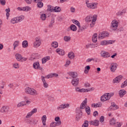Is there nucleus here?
<instances>
[{
  "label": "nucleus",
  "instance_id": "f257e3e1",
  "mask_svg": "<svg viewBox=\"0 0 127 127\" xmlns=\"http://www.w3.org/2000/svg\"><path fill=\"white\" fill-rule=\"evenodd\" d=\"M97 20V15H94L92 16V15H89L85 18L86 22H91L90 24V27H94V25L96 24V21Z\"/></svg>",
  "mask_w": 127,
  "mask_h": 127
},
{
  "label": "nucleus",
  "instance_id": "f03ea898",
  "mask_svg": "<svg viewBox=\"0 0 127 127\" xmlns=\"http://www.w3.org/2000/svg\"><path fill=\"white\" fill-rule=\"evenodd\" d=\"M25 91L27 94H29V95H31L32 96H37L38 95L37 91L33 88L27 87L25 89Z\"/></svg>",
  "mask_w": 127,
  "mask_h": 127
},
{
  "label": "nucleus",
  "instance_id": "7ed1b4c3",
  "mask_svg": "<svg viewBox=\"0 0 127 127\" xmlns=\"http://www.w3.org/2000/svg\"><path fill=\"white\" fill-rule=\"evenodd\" d=\"M35 41L34 43V47L37 48L39 47L41 44V40H40V38L37 37L35 39Z\"/></svg>",
  "mask_w": 127,
  "mask_h": 127
},
{
  "label": "nucleus",
  "instance_id": "20e7f679",
  "mask_svg": "<svg viewBox=\"0 0 127 127\" xmlns=\"http://www.w3.org/2000/svg\"><path fill=\"white\" fill-rule=\"evenodd\" d=\"M0 112L2 114H7L9 112V107L8 106H3L1 109Z\"/></svg>",
  "mask_w": 127,
  "mask_h": 127
},
{
  "label": "nucleus",
  "instance_id": "39448f33",
  "mask_svg": "<svg viewBox=\"0 0 127 127\" xmlns=\"http://www.w3.org/2000/svg\"><path fill=\"white\" fill-rule=\"evenodd\" d=\"M87 6L89 8H91L92 9H95V8H97V7L98 6V3H89V4H87Z\"/></svg>",
  "mask_w": 127,
  "mask_h": 127
},
{
  "label": "nucleus",
  "instance_id": "423d86ee",
  "mask_svg": "<svg viewBox=\"0 0 127 127\" xmlns=\"http://www.w3.org/2000/svg\"><path fill=\"white\" fill-rule=\"evenodd\" d=\"M109 36V33L107 32H102L101 33H100L98 36V38L101 39H103L105 37H108Z\"/></svg>",
  "mask_w": 127,
  "mask_h": 127
},
{
  "label": "nucleus",
  "instance_id": "0eeeda50",
  "mask_svg": "<svg viewBox=\"0 0 127 127\" xmlns=\"http://www.w3.org/2000/svg\"><path fill=\"white\" fill-rule=\"evenodd\" d=\"M89 125L94 126V127H99L100 121L98 120H95L94 121H91L89 122Z\"/></svg>",
  "mask_w": 127,
  "mask_h": 127
},
{
  "label": "nucleus",
  "instance_id": "6e6552de",
  "mask_svg": "<svg viewBox=\"0 0 127 127\" xmlns=\"http://www.w3.org/2000/svg\"><path fill=\"white\" fill-rule=\"evenodd\" d=\"M122 80H123V76L119 75L113 79V83L114 84H116V83H118L119 82H121V81H122Z\"/></svg>",
  "mask_w": 127,
  "mask_h": 127
},
{
  "label": "nucleus",
  "instance_id": "1a4fd4ad",
  "mask_svg": "<svg viewBox=\"0 0 127 127\" xmlns=\"http://www.w3.org/2000/svg\"><path fill=\"white\" fill-rule=\"evenodd\" d=\"M33 68L34 69H36L37 70L39 69L41 71H42L43 69L42 67H40V64H39V62H36L34 63L33 64Z\"/></svg>",
  "mask_w": 127,
  "mask_h": 127
},
{
  "label": "nucleus",
  "instance_id": "9d476101",
  "mask_svg": "<svg viewBox=\"0 0 127 127\" xmlns=\"http://www.w3.org/2000/svg\"><path fill=\"white\" fill-rule=\"evenodd\" d=\"M113 30H116L118 28V22L117 20L113 21L112 22V25L111 26Z\"/></svg>",
  "mask_w": 127,
  "mask_h": 127
},
{
  "label": "nucleus",
  "instance_id": "9b49d317",
  "mask_svg": "<svg viewBox=\"0 0 127 127\" xmlns=\"http://www.w3.org/2000/svg\"><path fill=\"white\" fill-rule=\"evenodd\" d=\"M101 55L103 58H109L111 56L110 53L104 51L101 52Z\"/></svg>",
  "mask_w": 127,
  "mask_h": 127
},
{
  "label": "nucleus",
  "instance_id": "f8f14e48",
  "mask_svg": "<svg viewBox=\"0 0 127 127\" xmlns=\"http://www.w3.org/2000/svg\"><path fill=\"white\" fill-rule=\"evenodd\" d=\"M71 84L74 87H77L78 86V84H79V78H73L71 81Z\"/></svg>",
  "mask_w": 127,
  "mask_h": 127
},
{
  "label": "nucleus",
  "instance_id": "ddd939ff",
  "mask_svg": "<svg viewBox=\"0 0 127 127\" xmlns=\"http://www.w3.org/2000/svg\"><path fill=\"white\" fill-rule=\"evenodd\" d=\"M68 74L72 77L73 79H76L78 77V74L76 72L70 71L68 73Z\"/></svg>",
  "mask_w": 127,
  "mask_h": 127
},
{
  "label": "nucleus",
  "instance_id": "4468645a",
  "mask_svg": "<svg viewBox=\"0 0 127 127\" xmlns=\"http://www.w3.org/2000/svg\"><path fill=\"white\" fill-rule=\"evenodd\" d=\"M110 110L112 111H115L116 110H118L119 109V106L115 103V102L111 103V106L110 107Z\"/></svg>",
  "mask_w": 127,
  "mask_h": 127
},
{
  "label": "nucleus",
  "instance_id": "2eb2a0df",
  "mask_svg": "<svg viewBox=\"0 0 127 127\" xmlns=\"http://www.w3.org/2000/svg\"><path fill=\"white\" fill-rule=\"evenodd\" d=\"M118 67V64L117 63H112L111 64V71L115 72Z\"/></svg>",
  "mask_w": 127,
  "mask_h": 127
},
{
  "label": "nucleus",
  "instance_id": "dca6fc26",
  "mask_svg": "<svg viewBox=\"0 0 127 127\" xmlns=\"http://www.w3.org/2000/svg\"><path fill=\"white\" fill-rule=\"evenodd\" d=\"M87 98H85L83 102L81 104L80 107L81 110H84V109L86 108V106H87Z\"/></svg>",
  "mask_w": 127,
  "mask_h": 127
},
{
  "label": "nucleus",
  "instance_id": "f3484780",
  "mask_svg": "<svg viewBox=\"0 0 127 127\" xmlns=\"http://www.w3.org/2000/svg\"><path fill=\"white\" fill-rule=\"evenodd\" d=\"M127 94V91L124 89H121L119 91V95L120 98H123Z\"/></svg>",
  "mask_w": 127,
  "mask_h": 127
},
{
  "label": "nucleus",
  "instance_id": "a211bd4d",
  "mask_svg": "<svg viewBox=\"0 0 127 127\" xmlns=\"http://www.w3.org/2000/svg\"><path fill=\"white\" fill-rule=\"evenodd\" d=\"M101 102H106V101H109V98H108V95L107 93L101 96L100 99Z\"/></svg>",
  "mask_w": 127,
  "mask_h": 127
},
{
  "label": "nucleus",
  "instance_id": "6ab92c4d",
  "mask_svg": "<svg viewBox=\"0 0 127 127\" xmlns=\"http://www.w3.org/2000/svg\"><path fill=\"white\" fill-rule=\"evenodd\" d=\"M72 30V31H76L77 30V26L74 24H71L69 28H68L67 29V31H69V30Z\"/></svg>",
  "mask_w": 127,
  "mask_h": 127
},
{
  "label": "nucleus",
  "instance_id": "aec40b11",
  "mask_svg": "<svg viewBox=\"0 0 127 127\" xmlns=\"http://www.w3.org/2000/svg\"><path fill=\"white\" fill-rule=\"evenodd\" d=\"M61 125V122H53L50 125V127H56L57 126H59Z\"/></svg>",
  "mask_w": 127,
  "mask_h": 127
},
{
  "label": "nucleus",
  "instance_id": "412c9836",
  "mask_svg": "<svg viewBox=\"0 0 127 127\" xmlns=\"http://www.w3.org/2000/svg\"><path fill=\"white\" fill-rule=\"evenodd\" d=\"M56 51L57 53L59 54V55L63 56L65 54V52H64V50L61 49H57Z\"/></svg>",
  "mask_w": 127,
  "mask_h": 127
},
{
  "label": "nucleus",
  "instance_id": "4be33fe9",
  "mask_svg": "<svg viewBox=\"0 0 127 127\" xmlns=\"http://www.w3.org/2000/svg\"><path fill=\"white\" fill-rule=\"evenodd\" d=\"M49 60H50V57L49 56H47L43 58L42 59V64H45V63L47 62V61H48Z\"/></svg>",
  "mask_w": 127,
  "mask_h": 127
},
{
  "label": "nucleus",
  "instance_id": "5701e85b",
  "mask_svg": "<svg viewBox=\"0 0 127 127\" xmlns=\"http://www.w3.org/2000/svg\"><path fill=\"white\" fill-rule=\"evenodd\" d=\"M92 40L94 43H96V42H97V41L98 40V34L97 33L93 34Z\"/></svg>",
  "mask_w": 127,
  "mask_h": 127
},
{
  "label": "nucleus",
  "instance_id": "b1692460",
  "mask_svg": "<svg viewBox=\"0 0 127 127\" xmlns=\"http://www.w3.org/2000/svg\"><path fill=\"white\" fill-rule=\"evenodd\" d=\"M68 57L70 59H74L75 58V54L73 52H70L68 54Z\"/></svg>",
  "mask_w": 127,
  "mask_h": 127
},
{
  "label": "nucleus",
  "instance_id": "393cba45",
  "mask_svg": "<svg viewBox=\"0 0 127 127\" xmlns=\"http://www.w3.org/2000/svg\"><path fill=\"white\" fill-rule=\"evenodd\" d=\"M22 45L23 48H26L27 47H28V42L26 40L23 41L22 42Z\"/></svg>",
  "mask_w": 127,
  "mask_h": 127
},
{
  "label": "nucleus",
  "instance_id": "a878e982",
  "mask_svg": "<svg viewBox=\"0 0 127 127\" xmlns=\"http://www.w3.org/2000/svg\"><path fill=\"white\" fill-rule=\"evenodd\" d=\"M15 58L17 61H20V60H22V56L19 54H16L15 55Z\"/></svg>",
  "mask_w": 127,
  "mask_h": 127
},
{
  "label": "nucleus",
  "instance_id": "bb28decb",
  "mask_svg": "<svg viewBox=\"0 0 127 127\" xmlns=\"http://www.w3.org/2000/svg\"><path fill=\"white\" fill-rule=\"evenodd\" d=\"M18 22H21L23 19H24V16L23 15H20L18 17H16Z\"/></svg>",
  "mask_w": 127,
  "mask_h": 127
},
{
  "label": "nucleus",
  "instance_id": "cd10ccee",
  "mask_svg": "<svg viewBox=\"0 0 127 127\" xmlns=\"http://www.w3.org/2000/svg\"><path fill=\"white\" fill-rule=\"evenodd\" d=\"M46 119H47L46 115H44L42 117V121L43 126H46Z\"/></svg>",
  "mask_w": 127,
  "mask_h": 127
},
{
  "label": "nucleus",
  "instance_id": "c85d7f7f",
  "mask_svg": "<svg viewBox=\"0 0 127 127\" xmlns=\"http://www.w3.org/2000/svg\"><path fill=\"white\" fill-rule=\"evenodd\" d=\"M90 69H91L90 65L86 66L84 68V73L85 74H88V73H89V71H90Z\"/></svg>",
  "mask_w": 127,
  "mask_h": 127
},
{
  "label": "nucleus",
  "instance_id": "c756f323",
  "mask_svg": "<svg viewBox=\"0 0 127 127\" xmlns=\"http://www.w3.org/2000/svg\"><path fill=\"white\" fill-rule=\"evenodd\" d=\"M61 10V8L60 6H56L54 9V12H60Z\"/></svg>",
  "mask_w": 127,
  "mask_h": 127
},
{
  "label": "nucleus",
  "instance_id": "7c9ffc66",
  "mask_svg": "<svg viewBox=\"0 0 127 127\" xmlns=\"http://www.w3.org/2000/svg\"><path fill=\"white\" fill-rule=\"evenodd\" d=\"M13 50H15V48L19 45V41H15L13 43Z\"/></svg>",
  "mask_w": 127,
  "mask_h": 127
},
{
  "label": "nucleus",
  "instance_id": "2f4dec72",
  "mask_svg": "<svg viewBox=\"0 0 127 127\" xmlns=\"http://www.w3.org/2000/svg\"><path fill=\"white\" fill-rule=\"evenodd\" d=\"M48 10L50 12H53L54 11V7L51 6V5H48Z\"/></svg>",
  "mask_w": 127,
  "mask_h": 127
},
{
  "label": "nucleus",
  "instance_id": "473e14b6",
  "mask_svg": "<svg viewBox=\"0 0 127 127\" xmlns=\"http://www.w3.org/2000/svg\"><path fill=\"white\" fill-rule=\"evenodd\" d=\"M78 28L79 29L78 31V32H81V31H83V30H85V29H86V27L85 26H83L82 27H81V26L79 25L78 26Z\"/></svg>",
  "mask_w": 127,
  "mask_h": 127
},
{
  "label": "nucleus",
  "instance_id": "72a5a7b5",
  "mask_svg": "<svg viewBox=\"0 0 127 127\" xmlns=\"http://www.w3.org/2000/svg\"><path fill=\"white\" fill-rule=\"evenodd\" d=\"M85 112L87 113V115H91V108L89 106H87L85 108Z\"/></svg>",
  "mask_w": 127,
  "mask_h": 127
},
{
  "label": "nucleus",
  "instance_id": "f704fd0d",
  "mask_svg": "<svg viewBox=\"0 0 127 127\" xmlns=\"http://www.w3.org/2000/svg\"><path fill=\"white\" fill-rule=\"evenodd\" d=\"M11 23H12L13 24H14V23H17L18 22L17 21V19L16 17L13 18L11 21Z\"/></svg>",
  "mask_w": 127,
  "mask_h": 127
},
{
  "label": "nucleus",
  "instance_id": "c9c22d12",
  "mask_svg": "<svg viewBox=\"0 0 127 127\" xmlns=\"http://www.w3.org/2000/svg\"><path fill=\"white\" fill-rule=\"evenodd\" d=\"M81 118H82V114L77 113L76 116V120L77 121H79Z\"/></svg>",
  "mask_w": 127,
  "mask_h": 127
},
{
  "label": "nucleus",
  "instance_id": "e433bc0d",
  "mask_svg": "<svg viewBox=\"0 0 127 127\" xmlns=\"http://www.w3.org/2000/svg\"><path fill=\"white\" fill-rule=\"evenodd\" d=\"M52 46L54 47V48H57V47H58V43H57V42H53L52 43Z\"/></svg>",
  "mask_w": 127,
  "mask_h": 127
},
{
  "label": "nucleus",
  "instance_id": "4c0bfd02",
  "mask_svg": "<svg viewBox=\"0 0 127 127\" xmlns=\"http://www.w3.org/2000/svg\"><path fill=\"white\" fill-rule=\"evenodd\" d=\"M117 123V121H116V119L115 118H112L110 121V125H115Z\"/></svg>",
  "mask_w": 127,
  "mask_h": 127
},
{
  "label": "nucleus",
  "instance_id": "58836bf2",
  "mask_svg": "<svg viewBox=\"0 0 127 127\" xmlns=\"http://www.w3.org/2000/svg\"><path fill=\"white\" fill-rule=\"evenodd\" d=\"M89 127V121L86 120L84 121L82 127Z\"/></svg>",
  "mask_w": 127,
  "mask_h": 127
},
{
  "label": "nucleus",
  "instance_id": "ea45409f",
  "mask_svg": "<svg viewBox=\"0 0 127 127\" xmlns=\"http://www.w3.org/2000/svg\"><path fill=\"white\" fill-rule=\"evenodd\" d=\"M64 41L68 42L69 40H71V37L70 36H64Z\"/></svg>",
  "mask_w": 127,
  "mask_h": 127
},
{
  "label": "nucleus",
  "instance_id": "a19ab883",
  "mask_svg": "<svg viewBox=\"0 0 127 127\" xmlns=\"http://www.w3.org/2000/svg\"><path fill=\"white\" fill-rule=\"evenodd\" d=\"M23 11H29L31 9V8L29 6H26L23 8Z\"/></svg>",
  "mask_w": 127,
  "mask_h": 127
},
{
  "label": "nucleus",
  "instance_id": "79ce46f5",
  "mask_svg": "<svg viewBox=\"0 0 127 127\" xmlns=\"http://www.w3.org/2000/svg\"><path fill=\"white\" fill-rule=\"evenodd\" d=\"M72 21L73 23H74V24H75L76 25H77L78 27H79L80 25V22L78 20L73 19L72 20Z\"/></svg>",
  "mask_w": 127,
  "mask_h": 127
},
{
  "label": "nucleus",
  "instance_id": "37998d69",
  "mask_svg": "<svg viewBox=\"0 0 127 127\" xmlns=\"http://www.w3.org/2000/svg\"><path fill=\"white\" fill-rule=\"evenodd\" d=\"M37 6L38 7H39V8H41V7H43V3L41 1L38 2L37 3Z\"/></svg>",
  "mask_w": 127,
  "mask_h": 127
},
{
  "label": "nucleus",
  "instance_id": "c03bdc74",
  "mask_svg": "<svg viewBox=\"0 0 127 127\" xmlns=\"http://www.w3.org/2000/svg\"><path fill=\"white\" fill-rule=\"evenodd\" d=\"M34 59H36V57H35V54H33L31 56V57L29 59V60H34Z\"/></svg>",
  "mask_w": 127,
  "mask_h": 127
},
{
  "label": "nucleus",
  "instance_id": "a18cd8bd",
  "mask_svg": "<svg viewBox=\"0 0 127 127\" xmlns=\"http://www.w3.org/2000/svg\"><path fill=\"white\" fill-rule=\"evenodd\" d=\"M46 14H42L41 15V19L42 20H45V19H46Z\"/></svg>",
  "mask_w": 127,
  "mask_h": 127
},
{
  "label": "nucleus",
  "instance_id": "49530a36",
  "mask_svg": "<svg viewBox=\"0 0 127 127\" xmlns=\"http://www.w3.org/2000/svg\"><path fill=\"white\" fill-rule=\"evenodd\" d=\"M63 108H64V109H66V108H69V107H70V104H63Z\"/></svg>",
  "mask_w": 127,
  "mask_h": 127
},
{
  "label": "nucleus",
  "instance_id": "de8ad7c7",
  "mask_svg": "<svg viewBox=\"0 0 127 127\" xmlns=\"http://www.w3.org/2000/svg\"><path fill=\"white\" fill-rule=\"evenodd\" d=\"M107 95V98H108V100H110L111 99V97H113L114 96V93H106Z\"/></svg>",
  "mask_w": 127,
  "mask_h": 127
},
{
  "label": "nucleus",
  "instance_id": "09e8293b",
  "mask_svg": "<svg viewBox=\"0 0 127 127\" xmlns=\"http://www.w3.org/2000/svg\"><path fill=\"white\" fill-rule=\"evenodd\" d=\"M13 66L14 68H15L16 69H18V68H19V65L18 64V63H15L13 64Z\"/></svg>",
  "mask_w": 127,
  "mask_h": 127
},
{
  "label": "nucleus",
  "instance_id": "8fccbe9b",
  "mask_svg": "<svg viewBox=\"0 0 127 127\" xmlns=\"http://www.w3.org/2000/svg\"><path fill=\"white\" fill-rule=\"evenodd\" d=\"M37 112V109L34 108L32 110V111L30 112L32 115H33V114H35V113Z\"/></svg>",
  "mask_w": 127,
  "mask_h": 127
},
{
  "label": "nucleus",
  "instance_id": "3c124183",
  "mask_svg": "<svg viewBox=\"0 0 127 127\" xmlns=\"http://www.w3.org/2000/svg\"><path fill=\"white\" fill-rule=\"evenodd\" d=\"M43 86L44 88H48L49 84H48V83H47V82L46 81L45 82H43Z\"/></svg>",
  "mask_w": 127,
  "mask_h": 127
},
{
  "label": "nucleus",
  "instance_id": "603ef678",
  "mask_svg": "<svg viewBox=\"0 0 127 127\" xmlns=\"http://www.w3.org/2000/svg\"><path fill=\"white\" fill-rule=\"evenodd\" d=\"M63 106V105H62H62H60V106L58 107V110L61 111V110H64Z\"/></svg>",
  "mask_w": 127,
  "mask_h": 127
},
{
  "label": "nucleus",
  "instance_id": "864d4df0",
  "mask_svg": "<svg viewBox=\"0 0 127 127\" xmlns=\"http://www.w3.org/2000/svg\"><path fill=\"white\" fill-rule=\"evenodd\" d=\"M84 87H85V88H89V87H91V84L88 82H86L84 84Z\"/></svg>",
  "mask_w": 127,
  "mask_h": 127
},
{
  "label": "nucleus",
  "instance_id": "5fc2aeb1",
  "mask_svg": "<svg viewBox=\"0 0 127 127\" xmlns=\"http://www.w3.org/2000/svg\"><path fill=\"white\" fill-rule=\"evenodd\" d=\"M55 122H57V123H59V122H61V121H60V117H56L55 118Z\"/></svg>",
  "mask_w": 127,
  "mask_h": 127
},
{
  "label": "nucleus",
  "instance_id": "6e6d98bb",
  "mask_svg": "<svg viewBox=\"0 0 127 127\" xmlns=\"http://www.w3.org/2000/svg\"><path fill=\"white\" fill-rule=\"evenodd\" d=\"M100 123H103L105 121V117L104 116H101L99 120Z\"/></svg>",
  "mask_w": 127,
  "mask_h": 127
},
{
  "label": "nucleus",
  "instance_id": "4d7b16f0",
  "mask_svg": "<svg viewBox=\"0 0 127 127\" xmlns=\"http://www.w3.org/2000/svg\"><path fill=\"white\" fill-rule=\"evenodd\" d=\"M70 64H71V62L70 61H67L66 62V64H64V66L65 67H67V66H69V65H70Z\"/></svg>",
  "mask_w": 127,
  "mask_h": 127
},
{
  "label": "nucleus",
  "instance_id": "13d9d810",
  "mask_svg": "<svg viewBox=\"0 0 127 127\" xmlns=\"http://www.w3.org/2000/svg\"><path fill=\"white\" fill-rule=\"evenodd\" d=\"M0 2L2 5H5V0H0Z\"/></svg>",
  "mask_w": 127,
  "mask_h": 127
},
{
  "label": "nucleus",
  "instance_id": "bf43d9fd",
  "mask_svg": "<svg viewBox=\"0 0 127 127\" xmlns=\"http://www.w3.org/2000/svg\"><path fill=\"white\" fill-rule=\"evenodd\" d=\"M96 108H101L102 107V103L99 102L98 103H96Z\"/></svg>",
  "mask_w": 127,
  "mask_h": 127
},
{
  "label": "nucleus",
  "instance_id": "052dcab7",
  "mask_svg": "<svg viewBox=\"0 0 127 127\" xmlns=\"http://www.w3.org/2000/svg\"><path fill=\"white\" fill-rule=\"evenodd\" d=\"M17 106L18 107V108H20V107H23L24 106V105L23 104L22 102H21L18 104Z\"/></svg>",
  "mask_w": 127,
  "mask_h": 127
},
{
  "label": "nucleus",
  "instance_id": "680f3d73",
  "mask_svg": "<svg viewBox=\"0 0 127 127\" xmlns=\"http://www.w3.org/2000/svg\"><path fill=\"white\" fill-rule=\"evenodd\" d=\"M114 43V41L109 40L107 41V45H109V44H113Z\"/></svg>",
  "mask_w": 127,
  "mask_h": 127
},
{
  "label": "nucleus",
  "instance_id": "e2e57ef3",
  "mask_svg": "<svg viewBox=\"0 0 127 127\" xmlns=\"http://www.w3.org/2000/svg\"><path fill=\"white\" fill-rule=\"evenodd\" d=\"M46 78L49 79L50 78H53L52 73L49 74L45 77Z\"/></svg>",
  "mask_w": 127,
  "mask_h": 127
},
{
  "label": "nucleus",
  "instance_id": "0e129e2a",
  "mask_svg": "<svg viewBox=\"0 0 127 127\" xmlns=\"http://www.w3.org/2000/svg\"><path fill=\"white\" fill-rule=\"evenodd\" d=\"M94 89H95V88H94L93 87L90 88V89H85V92H90V91H91V90L92 91H94Z\"/></svg>",
  "mask_w": 127,
  "mask_h": 127
},
{
  "label": "nucleus",
  "instance_id": "69168bd1",
  "mask_svg": "<svg viewBox=\"0 0 127 127\" xmlns=\"http://www.w3.org/2000/svg\"><path fill=\"white\" fill-rule=\"evenodd\" d=\"M101 45H107V41H103L101 42Z\"/></svg>",
  "mask_w": 127,
  "mask_h": 127
},
{
  "label": "nucleus",
  "instance_id": "338daca9",
  "mask_svg": "<svg viewBox=\"0 0 127 127\" xmlns=\"http://www.w3.org/2000/svg\"><path fill=\"white\" fill-rule=\"evenodd\" d=\"M76 10V9L74 8L73 7H70V11L71 12H75V11Z\"/></svg>",
  "mask_w": 127,
  "mask_h": 127
},
{
  "label": "nucleus",
  "instance_id": "774afa93",
  "mask_svg": "<svg viewBox=\"0 0 127 127\" xmlns=\"http://www.w3.org/2000/svg\"><path fill=\"white\" fill-rule=\"evenodd\" d=\"M99 115V113H98V111H95L94 113H93V116L94 117H97V116H98Z\"/></svg>",
  "mask_w": 127,
  "mask_h": 127
}]
</instances>
